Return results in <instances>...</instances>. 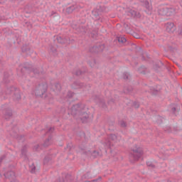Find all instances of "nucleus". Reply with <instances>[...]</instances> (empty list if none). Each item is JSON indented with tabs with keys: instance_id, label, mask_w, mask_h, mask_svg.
Returning a JSON list of instances; mask_svg holds the SVG:
<instances>
[{
	"instance_id": "f257e3e1",
	"label": "nucleus",
	"mask_w": 182,
	"mask_h": 182,
	"mask_svg": "<svg viewBox=\"0 0 182 182\" xmlns=\"http://www.w3.org/2000/svg\"><path fill=\"white\" fill-rule=\"evenodd\" d=\"M71 114L73 116L79 115V117L82 123H86L89 119V114L82 111V107L79 104L75 105L71 108Z\"/></svg>"
},
{
	"instance_id": "f03ea898",
	"label": "nucleus",
	"mask_w": 182,
	"mask_h": 182,
	"mask_svg": "<svg viewBox=\"0 0 182 182\" xmlns=\"http://www.w3.org/2000/svg\"><path fill=\"white\" fill-rule=\"evenodd\" d=\"M120 140V136H117L114 134H110L107 139H105L102 144L106 149H109L110 146H113L114 143H117Z\"/></svg>"
},
{
	"instance_id": "7ed1b4c3",
	"label": "nucleus",
	"mask_w": 182,
	"mask_h": 182,
	"mask_svg": "<svg viewBox=\"0 0 182 182\" xmlns=\"http://www.w3.org/2000/svg\"><path fill=\"white\" fill-rule=\"evenodd\" d=\"M141 156H143V149L136 145L131 151L129 157L130 159H132L134 161H137Z\"/></svg>"
},
{
	"instance_id": "20e7f679",
	"label": "nucleus",
	"mask_w": 182,
	"mask_h": 182,
	"mask_svg": "<svg viewBox=\"0 0 182 182\" xmlns=\"http://www.w3.org/2000/svg\"><path fill=\"white\" fill-rule=\"evenodd\" d=\"M46 90H48V85L46 84H41L35 90L36 96H39L40 97H43V95L46 93Z\"/></svg>"
},
{
	"instance_id": "39448f33",
	"label": "nucleus",
	"mask_w": 182,
	"mask_h": 182,
	"mask_svg": "<svg viewBox=\"0 0 182 182\" xmlns=\"http://www.w3.org/2000/svg\"><path fill=\"white\" fill-rule=\"evenodd\" d=\"M127 14L129 16H133L134 18H136H136L140 17V14H139V12L130 9L127 10Z\"/></svg>"
},
{
	"instance_id": "423d86ee",
	"label": "nucleus",
	"mask_w": 182,
	"mask_h": 182,
	"mask_svg": "<svg viewBox=\"0 0 182 182\" xmlns=\"http://www.w3.org/2000/svg\"><path fill=\"white\" fill-rule=\"evenodd\" d=\"M166 27L167 32H168L169 33H173V32L176 31V26H174V23H168L166 25Z\"/></svg>"
},
{
	"instance_id": "0eeeda50",
	"label": "nucleus",
	"mask_w": 182,
	"mask_h": 182,
	"mask_svg": "<svg viewBox=\"0 0 182 182\" xmlns=\"http://www.w3.org/2000/svg\"><path fill=\"white\" fill-rule=\"evenodd\" d=\"M166 16H173L176 14V9L173 7H166Z\"/></svg>"
},
{
	"instance_id": "6e6552de",
	"label": "nucleus",
	"mask_w": 182,
	"mask_h": 182,
	"mask_svg": "<svg viewBox=\"0 0 182 182\" xmlns=\"http://www.w3.org/2000/svg\"><path fill=\"white\" fill-rule=\"evenodd\" d=\"M4 177L6 178H9V180H14L15 178V172L10 171L4 173Z\"/></svg>"
},
{
	"instance_id": "1a4fd4ad",
	"label": "nucleus",
	"mask_w": 182,
	"mask_h": 182,
	"mask_svg": "<svg viewBox=\"0 0 182 182\" xmlns=\"http://www.w3.org/2000/svg\"><path fill=\"white\" fill-rule=\"evenodd\" d=\"M167 9L166 7H162L158 10L159 15H161V16H167L166 14Z\"/></svg>"
},
{
	"instance_id": "9d476101",
	"label": "nucleus",
	"mask_w": 182,
	"mask_h": 182,
	"mask_svg": "<svg viewBox=\"0 0 182 182\" xmlns=\"http://www.w3.org/2000/svg\"><path fill=\"white\" fill-rule=\"evenodd\" d=\"M57 41L58 43H69V41L66 38H63L60 36L57 37Z\"/></svg>"
},
{
	"instance_id": "9b49d317",
	"label": "nucleus",
	"mask_w": 182,
	"mask_h": 182,
	"mask_svg": "<svg viewBox=\"0 0 182 182\" xmlns=\"http://www.w3.org/2000/svg\"><path fill=\"white\" fill-rule=\"evenodd\" d=\"M52 144V137H48L44 142V147H48V146H50Z\"/></svg>"
},
{
	"instance_id": "f8f14e48",
	"label": "nucleus",
	"mask_w": 182,
	"mask_h": 182,
	"mask_svg": "<svg viewBox=\"0 0 182 182\" xmlns=\"http://www.w3.org/2000/svg\"><path fill=\"white\" fill-rule=\"evenodd\" d=\"M82 86H83V84L80 83L79 82H74V84L73 85V87L74 89H79V88L82 87Z\"/></svg>"
},
{
	"instance_id": "ddd939ff",
	"label": "nucleus",
	"mask_w": 182,
	"mask_h": 182,
	"mask_svg": "<svg viewBox=\"0 0 182 182\" xmlns=\"http://www.w3.org/2000/svg\"><path fill=\"white\" fill-rule=\"evenodd\" d=\"M144 5L145 8H146L148 9V11H151V9H152L151 5L150 4V3H149L148 1H144Z\"/></svg>"
},
{
	"instance_id": "4468645a",
	"label": "nucleus",
	"mask_w": 182,
	"mask_h": 182,
	"mask_svg": "<svg viewBox=\"0 0 182 182\" xmlns=\"http://www.w3.org/2000/svg\"><path fill=\"white\" fill-rule=\"evenodd\" d=\"M100 49L99 48V47L95 46V47H93L92 49H95V50H97V52H102L103 49H105V45L100 46Z\"/></svg>"
},
{
	"instance_id": "2eb2a0df",
	"label": "nucleus",
	"mask_w": 182,
	"mask_h": 182,
	"mask_svg": "<svg viewBox=\"0 0 182 182\" xmlns=\"http://www.w3.org/2000/svg\"><path fill=\"white\" fill-rule=\"evenodd\" d=\"M21 156H23L24 159H26V146H23L21 149Z\"/></svg>"
},
{
	"instance_id": "dca6fc26",
	"label": "nucleus",
	"mask_w": 182,
	"mask_h": 182,
	"mask_svg": "<svg viewBox=\"0 0 182 182\" xmlns=\"http://www.w3.org/2000/svg\"><path fill=\"white\" fill-rule=\"evenodd\" d=\"M36 170V166H35V164H32V165L30 166L31 173H35Z\"/></svg>"
},
{
	"instance_id": "f3484780",
	"label": "nucleus",
	"mask_w": 182,
	"mask_h": 182,
	"mask_svg": "<svg viewBox=\"0 0 182 182\" xmlns=\"http://www.w3.org/2000/svg\"><path fill=\"white\" fill-rule=\"evenodd\" d=\"M126 41V38L124 37H118V42H119V43H125Z\"/></svg>"
},
{
	"instance_id": "a211bd4d",
	"label": "nucleus",
	"mask_w": 182,
	"mask_h": 182,
	"mask_svg": "<svg viewBox=\"0 0 182 182\" xmlns=\"http://www.w3.org/2000/svg\"><path fill=\"white\" fill-rule=\"evenodd\" d=\"M12 116V111L9 110L5 114V119H9Z\"/></svg>"
},
{
	"instance_id": "6ab92c4d",
	"label": "nucleus",
	"mask_w": 182,
	"mask_h": 182,
	"mask_svg": "<svg viewBox=\"0 0 182 182\" xmlns=\"http://www.w3.org/2000/svg\"><path fill=\"white\" fill-rule=\"evenodd\" d=\"M146 165L148 166V167H151L152 168H154L156 167L154 164H153V163H151V161L146 162Z\"/></svg>"
},
{
	"instance_id": "aec40b11",
	"label": "nucleus",
	"mask_w": 182,
	"mask_h": 182,
	"mask_svg": "<svg viewBox=\"0 0 182 182\" xmlns=\"http://www.w3.org/2000/svg\"><path fill=\"white\" fill-rule=\"evenodd\" d=\"M119 125L121 127H126V126H127V124L124 122V121H120Z\"/></svg>"
},
{
	"instance_id": "412c9836",
	"label": "nucleus",
	"mask_w": 182,
	"mask_h": 182,
	"mask_svg": "<svg viewBox=\"0 0 182 182\" xmlns=\"http://www.w3.org/2000/svg\"><path fill=\"white\" fill-rule=\"evenodd\" d=\"M129 73H125L123 74V78H124L125 80H127V79H129Z\"/></svg>"
},
{
	"instance_id": "4be33fe9",
	"label": "nucleus",
	"mask_w": 182,
	"mask_h": 182,
	"mask_svg": "<svg viewBox=\"0 0 182 182\" xmlns=\"http://www.w3.org/2000/svg\"><path fill=\"white\" fill-rule=\"evenodd\" d=\"M16 100H21V95L20 94H16L15 95V98Z\"/></svg>"
},
{
	"instance_id": "5701e85b",
	"label": "nucleus",
	"mask_w": 182,
	"mask_h": 182,
	"mask_svg": "<svg viewBox=\"0 0 182 182\" xmlns=\"http://www.w3.org/2000/svg\"><path fill=\"white\" fill-rule=\"evenodd\" d=\"M95 65H96V61L95 60H92V63H90L91 68H95Z\"/></svg>"
},
{
	"instance_id": "b1692460",
	"label": "nucleus",
	"mask_w": 182,
	"mask_h": 182,
	"mask_svg": "<svg viewBox=\"0 0 182 182\" xmlns=\"http://www.w3.org/2000/svg\"><path fill=\"white\" fill-rule=\"evenodd\" d=\"M14 88H10V89H7V90H6V95H11V92H12V90H13Z\"/></svg>"
},
{
	"instance_id": "393cba45",
	"label": "nucleus",
	"mask_w": 182,
	"mask_h": 182,
	"mask_svg": "<svg viewBox=\"0 0 182 182\" xmlns=\"http://www.w3.org/2000/svg\"><path fill=\"white\" fill-rule=\"evenodd\" d=\"M67 97H69V98L73 97V92H68V94Z\"/></svg>"
},
{
	"instance_id": "a878e982",
	"label": "nucleus",
	"mask_w": 182,
	"mask_h": 182,
	"mask_svg": "<svg viewBox=\"0 0 182 182\" xmlns=\"http://www.w3.org/2000/svg\"><path fill=\"white\" fill-rule=\"evenodd\" d=\"M55 87L57 90H60V84H56L55 85Z\"/></svg>"
},
{
	"instance_id": "bb28decb",
	"label": "nucleus",
	"mask_w": 182,
	"mask_h": 182,
	"mask_svg": "<svg viewBox=\"0 0 182 182\" xmlns=\"http://www.w3.org/2000/svg\"><path fill=\"white\" fill-rule=\"evenodd\" d=\"M75 75H77V76H80V75H82V71H80V70H78L76 73Z\"/></svg>"
},
{
	"instance_id": "cd10ccee",
	"label": "nucleus",
	"mask_w": 182,
	"mask_h": 182,
	"mask_svg": "<svg viewBox=\"0 0 182 182\" xmlns=\"http://www.w3.org/2000/svg\"><path fill=\"white\" fill-rule=\"evenodd\" d=\"M100 106H101L102 107H105V102L100 101Z\"/></svg>"
},
{
	"instance_id": "c85d7f7f",
	"label": "nucleus",
	"mask_w": 182,
	"mask_h": 182,
	"mask_svg": "<svg viewBox=\"0 0 182 182\" xmlns=\"http://www.w3.org/2000/svg\"><path fill=\"white\" fill-rule=\"evenodd\" d=\"M70 9H71V11H73L74 8H73V7L68 8V9H67L68 12H70Z\"/></svg>"
},
{
	"instance_id": "c756f323",
	"label": "nucleus",
	"mask_w": 182,
	"mask_h": 182,
	"mask_svg": "<svg viewBox=\"0 0 182 182\" xmlns=\"http://www.w3.org/2000/svg\"><path fill=\"white\" fill-rule=\"evenodd\" d=\"M48 158H45L44 159V164H46V163H48Z\"/></svg>"
},
{
	"instance_id": "7c9ffc66",
	"label": "nucleus",
	"mask_w": 182,
	"mask_h": 182,
	"mask_svg": "<svg viewBox=\"0 0 182 182\" xmlns=\"http://www.w3.org/2000/svg\"><path fill=\"white\" fill-rule=\"evenodd\" d=\"M93 154H96L97 156H99V152L94 151Z\"/></svg>"
},
{
	"instance_id": "2f4dec72",
	"label": "nucleus",
	"mask_w": 182,
	"mask_h": 182,
	"mask_svg": "<svg viewBox=\"0 0 182 182\" xmlns=\"http://www.w3.org/2000/svg\"><path fill=\"white\" fill-rule=\"evenodd\" d=\"M135 107H139V104H136V102L134 103Z\"/></svg>"
},
{
	"instance_id": "473e14b6",
	"label": "nucleus",
	"mask_w": 182,
	"mask_h": 182,
	"mask_svg": "<svg viewBox=\"0 0 182 182\" xmlns=\"http://www.w3.org/2000/svg\"><path fill=\"white\" fill-rule=\"evenodd\" d=\"M172 112H173V113H175V112H176V107H173V108H172Z\"/></svg>"
},
{
	"instance_id": "72a5a7b5",
	"label": "nucleus",
	"mask_w": 182,
	"mask_h": 182,
	"mask_svg": "<svg viewBox=\"0 0 182 182\" xmlns=\"http://www.w3.org/2000/svg\"><path fill=\"white\" fill-rule=\"evenodd\" d=\"M5 159V156H2L1 159H0V163H1V161H2V159Z\"/></svg>"
},
{
	"instance_id": "f704fd0d",
	"label": "nucleus",
	"mask_w": 182,
	"mask_h": 182,
	"mask_svg": "<svg viewBox=\"0 0 182 182\" xmlns=\"http://www.w3.org/2000/svg\"><path fill=\"white\" fill-rule=\"evenodd\" d=\"M11 182H18V181H16V180H13V181H11Z\"/></svg>"
},
{
	"instance_id": "c9c22d12",
	"label": "nucleus",
	"mask_w": 182,
	"mask_h": 182,
	"mask_svg": "<svg viewBox=\"0 0 182 182\" xmlns=\"http://www.w3.org/2000/svg\"><path fill=\"white\" fill-rule=\"evenodd\" d=\"M50 130H53V128H50V129H48V132H50Z\"/></svg>"
},
{
	"instance_id": "e433bc0d",
	"label": "nucleus",
	"mask_w": 182,
	"mask_h": 182,
	"mask_svg": "<svg viewBox=\"0 0 182 182\" xmlns=\"http://www.w3.org/2000/svg\"><path fill=\"white\" fill-rule=\"evenodd\" d=\"M157 90H156L155 92H154L153 93H154V95H156V93H157Z\"/></svg>"
},
{
	"instance_id": "4c0bfd02",
	"label": "nucleus",
	"mask_w": 182,
	"mask_h": 182,
	"mask_svg": "<svg viewBox=\"0 0 182 182\" xmlns=\"http://www.w3.org/2000/svg\"><path fill=\"white\" fill-rule=\"evenodd\" d=\"M0 4H2V0H0Z\"/></svg>"
},
{
	"instance_id": "58836bf2",
	"label": "nucleus",
	"mask_w": 182,
	"mask_h": 182,
	"mask_svg": "<svg viewBox=\"0 0 182 182\" xmlns=\"http://www.w3.org/2000/svg\"><path fill=\"white\" fill-rule=\"evenodd\" d=\"M33 73H38V72L33 71Z\"/></svg>"
},
{
	"instance_id": "ea45409f",
	"label": "nucleus",
	"mask_w": 182,
	"mask_h": 182,
	"mask_svg": "<svg viewBox=\"0 0 182 182\" xmlns=\"http://www.w3.org/2000/svg\"><path fill=\"white\" fill-rule=\"evenodd\" d=\"M169 49L171 50V47H169Z\"/></svg>"
},
{
	"instance_id": "a19ab883",
	"label": "nucleus",
	"mask_w": 182,
	"mask_h": 182,
	"mask_svg": "<svg viewBox=\"0 0 182 182\" xmlns=\"http://www.w3.org/2000/svg\"><path fill=\"white\" fill-rule=\"evenodd\" d=\"M57 182H62V181H57Z\"/></svg>"
}]
</instances>
